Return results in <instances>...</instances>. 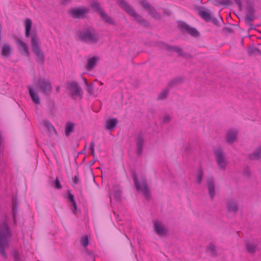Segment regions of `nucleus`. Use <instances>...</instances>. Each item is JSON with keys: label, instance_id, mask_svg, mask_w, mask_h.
<instances>
[{"label": "nucleus", "instance_id": "obj_21", "mask_svg": "<svg viewBox=\"0 0 261 261\" xmlns=\"http://www.w3.org/2000/svg\"><path fill=\"white\" fill-rule=\"evenodd\" d=\"M118 122V121L116 118L108 119L106 122L105 128L111 131L116 127Z\"/></svg>", "mask_w": 261, "mask_h": 261}, {"label": "nucleus", "instance_id": "obj_13", "mask_svg": "<svg viewBox=\"0 0 261 261\" xmlns=\"http://www.w3.org/2000/svg\"><path fill=\"white\" fill-rule=\"evenodd\" d=\"M89 12V9L84 7L71 8L70 14L74 19L84 18L86 14Z\"/></svg>", "mask_w": 261, "mask_h": 261}, {"label": "nucleus", "instance_id": "obj_32", "mask_svg": "<svg viewBox=\"0 0 261 261\" xmlns=\"http://www.w3.org/2000/svg\"><path fill=\"white\" fill-rule=\"evenodd\" d=\"M170 89L167 87V89L163 90L158 96V99L160 100L165 99L168 95Z\"/></svg>", "mask_w": 261, "mask_h": 261}, {"label": "nucleus", "instance_id": "obj_9", "mask_svg": "<svg viewBox=\"0 0 261 261\" xmlns=\"http://www.w3.org/2000/svg\"><path fill=\"white\" fill-rule=\"evenodd\" d=\"M159 44L163 45L167 50H171L173 52L177 53L179 57H182L186 59H191L193 58V56L191 55L187 52L183 51L182 48L177 46H172L163 41L159 42Z\"/></svg>", "mask_w": 261, "mask_h": 261}, {"label": "nucleus", "instance_id": "obj_61", "mask_svg": "<svg viewBox=\"0 0 261 261\" xmlns=\"http://www.w3.org/2000/svg\"><path fill=\"white\" fill-rule=\"evenodd\" d=\"M85 158L84 159V160H83V162H84L85 161Z\"/></svg>", "mask_w": 261, "mask_h": 261}, {"label": "nucleus", "instance_id": "obj_37", "mask_svg": "<svg viewBox=\"0 0 261 261\" xmlns=\"http://www.w3.org/2000/svg\"><path fill=\"white\" fill-rule=\"evenodd\" d=\"M86 252L88 255L87 259L88 260L95 261V255L92 251L86 250Z\"/></svg>", "mask_w": 261, "mask_h": 261}, {"label": "nucleus", "instance_id": "obj_51", "mask_svg": "<svg viewBox=\"0 0 261 261\" xmlns=\"http://www.w3.org/2000/svg\"><path fill=\"white\" fill-rule=\"evenodd\" d=\"M4 138L2 137V136L1 135V134H0V153L2 152V146L3 145V143H4Z\"/></svg>", "mask_w": 261, "mask_h": 261}, {"label": "nucleus", "instance_id": "obj_63", "mask_svg": "<svg viewBox=\"0 0 261 261\" xmlns=\"http://www.w3.org/2000/svg\"><path fill=\"white\" fill-rule=\"evenodd\" d=\"M258 32L259 33H261V32H260V31H258Z\"/></svg>", "mask_w": 261, "mask_h": 261}, {"label": "nucleus", "instance_id": "obj_7", "mask_svg": "<svg viewBox=\"0 0 261 261\" xmlns=\"http://www.w3.org/2000/svg\"><path fill=\"white\" fill-rule=\"evenodd\" d=\"M36 87H40V91L47 97H49L52 91V87L49 80L43 79H41L40 76L36 84Z\"/></svg>", "mask_w": 261, "mask_h": 261}, {"label": "nucleus", "instance_id": "obj_34", "mask_svg": "<svg viewBox=\"0 0 261 261\" xmlns=\"http://www.w3.org/2000/svg\"><path fill=\"white\" fill-rule=\"evenodd\" d=\"M203 177V171L202 168L200 167L196 176V182L198 184H200L202 180Z\"/></svg>", "mask_w": 261, "mask_h": 261}, {"label": "nucleus", "instance_id": "obj_14", "mask_svg": "<svg viewBox=\"0 0 261 261\" xmlns=\"http://www.w3.org/2000/svg\"><path fill=\"white\" fill-rule=\"evenodd\" d=\"M144 139L142 132L138 133L136 138V153L138 155H141L143 153Z\"/></svg>", "mask_w": 261, "mask_h": 261}, {"label": "nucleus", "instance_id": "obj_3", "mask_svg": "<svg viewBox=\"0 0 261 261\" xmlns=\"http://www.w3.org/2000/svg\"><path fill=\"white\" fill-rule=\"evenodd\" d=\"M11 236V231L7 220L3 221L0 225V253L4 258L7 257L5 248L8 246V240Z\"/></svg>", "mask_w": 261, "mask_h": 261}, {"label": "nucleus", "instance_id": "obj_41", "mask_svg": "<svg viewBox=\"0 0 261 261\" xmlns=\"http://www.w3.org/2000/svg\"><path fill=\"white\" fill-rule=\"evenodd\" d=\"M208 249L211 253L213 256H216L217 255V253L215 250V247L214 245L211 244Z\"/></svg>", "mask_w": 261, "mask_h": 261}, {"label": "nucleus", "instance_id": "obj_57", "mask_svg": "<svg viewBox=\"0 0 261 261\" xmlns=\"http://www.w3.org/2000/svg\"><path fill=\"white\" fill-rule=\"evenodd\" d=\"M56 91H57V92H59L60 91V87H58L56 88Z\"/></svg>", "mask_w": 261, "mask_h": 261}, {"label": "nucleus", "instance_id": "obj_44", "mask_svg": "<svg viewBox=\"0 0 261 261\" xmlns=\"http://www.w3.org/2000/svg\"><path fill=\"white\" fill-rule=\"evenodd\" d=\"M208 22H211L216 27H219L220 26V23L217 18L214 17H211V18L210 19Z\"/></svg>", "mask_w": 261, "mask_h": 261}, {"label": "nucleus", "instance_id": "obj_5", "mask_svg": "<svg viewBox=\"0 0 261 261\" xmlns=\"http://www.w3.org/2000/svg\"><path fill=\"white\" fill-rule=\"evenodd\" d=\"M132 177L136 190L139 192H143L146 199H150V194L146 178L144 176L141 177L140 181H139L138 179L137 175L135 171L132 172Z\"/></svg>", "mask_w": 261, "mask_h": 261}, {"label": "nucleus", "instance_id": "obj_25", "mask_svg": "<svg viewBox=\"0 0 261 261\" xmlns=\"http://www.w3.org/2000/svg\"><path fill=\"white\" fill-rule=\"evenodd\" d=\"M184 81V78L182 77H176L171 80L168 83L167 87L169 89H171L176 85L183 83Z\"/></svg>", "mask_w": 261, "mask_h": 261}, {"label": "nucleus", "instance_id": "obj_16", "mask_svg": "<svg viewBox=\"0 0 261 261\" xmlns=\"http://www.w3.org/2000/svg\"><path fill=\"white\" fill-rule=\"evenodd\" d=\"M18 205L17 197L13 196L12 198V215L14 225H16L17 224L16 217L18 212Z\"/></svg>", "mask_w": 261, "mask_h": 261}, {"label": "nucleus", "instance_id": "obj_62", "mask_svg": "<svg viewBox=\"0 0 261 261\" xmlns=\"http://www.w3.org/2000/svg\"><path fill=\"white\" fill-rule=\"evenodd\" d=\"M103 83L102 82H100V85H102Z\"/></svg>", "mask_w": 261, "mask_h": 261}, {"label": "nucleus", "instance_id": "obj_47", "mask_svg": "<svg viewBox=\"0 0 261 261\" xmlns=\"http://www.w3.org/2000/svg\"><path fill=\"white\" fill-rule=\"evenodd\" d=\"M243 175L247 177H249L251 175V173L249 170V168L248 166H246L245 170L243 171Z\"/></svg>", "mask_w": 261, "mask_h": 261}, {"label": "nucleus", "instance_id": "obj_59", "mask_svg": "<svg viewBox=\"0 0 261 261\" xmlns=\"http://www.w3.org/2000/svg\"><path fill=\"white\" fill-rule=\"evenodd\" d=\"M252 36V35H248L249 38H251Z\"/></svg>", "mask_w": 261, "mask_h": 261}, {"label": "nucleus", "instance_id": "obj_56", "mask_svg": "<svg viewBox=\"0 0 261 261\" xmlns=\"http://www.w3.org/2000/svg\"><path fill=\"white\" fill-rule=\"evenodd\" d=\"M86 148V145L85 146L84 149L82 151H81L79 153H85Z\"/></svg>", "mask_w": 261, "mask_h": 261}, {"label": "nucleus", "instance_id": "obj_50", "mask_svg": "<svg viewBox=\"0 0 261 261\" xmlns=\"http://www.w3.org/2000/svg\"><path fill=\"white\" fill-rule=\"evenodd\" d=\"M236 4L238 5L239 10H241L242 7V3L241 0H234Z\"/></svg>", "mask_w": 261, "mask_h": 261}, {"label": "nucleus", "instance_id": "obj_42", "mask_svg": "<svg viewBox=\"0 0 261 261\" xmlns=\"http://www.w3.org/2000/svg\"><path fill=\"white\" fill-rule=\"evenodd\" d=\"M54 188L57 189H61L62 186L60 183L59 179L58 178H56L54 181Z\"/></svg>", "mask_w": 261, "mask_h": 261}, {"label": "nucleus", "instance_id": "obj_53", "mask_svg": "<svg viewBox=\"0 0 261 261\" xmlns=\"http://www.w3.org/2000/svg\"><path fill=\"white\" fill-rule=\"evenodd\" d=\"M45 125L48 128H49L50 127H52L54 129H55V128H54L53 126L49 122H45Z\"/></svg>", "mask_w": 261, "mask_h": 261}, {"label": "nucleus", "instance_id": "obj_12", "mask_svg": "<svg viewBox=\"0 0 261 261\" xmlns=\"http://www.w3.org/2000/svg\"><path fill=\"white\" fill-rule=\"evenodd\" d=\"M68 89L69 90V95L72 98L74 96H79L80 98H82L83 90L79 87L78 83L76 82H72L68 84Z\"/></svg>", "mask_w": 261, "mask_h": 261}, {"label": "nucleus", "instance_id": "obj_31", "mask_svg": "<svg viewBox=\"0 0 261 261\" xmlns=\"http://www.w3.org/2000/svg\"><path fill=\"white\" fill-rule=\"evenodd\" d=\"M247 53L250 56H252L253 55L256 54L261 55V51L258 48L256 47L254 45L247 48Z\"/></svg>", "mask_w": 261, "mask_h": 261}, {"label": "nucleus", "instance_id": "obj_17", "mask_svg": "<svg viewBox=\"0 0 261 261\" xmlns=\"http://www.w3.org/2000/svg\"><path fill=\"white\" fill-rule=\"evenodd\" d=\"M238 138V132L234 129H229L226 134V142L231 144L233 143Z\"/></svg>", "mask_w": 261, "mask_h": 261}, {"label": "nucleus", "instance_id": "obj_36", "mask_svg": "<svg viewBox=\"0 0 261 261\" xmlns=\"http://www.w3.org/2000/svg\"><path fill=\"white\" fill-rule=\"evenodd\" d=\"M81 243L83 246L87 249V246L89 244V240L87 236H83L81 239Z\"/></svg>", "mask_w": 261, "mask_h": 261}, {"label": "nucleus", "instance_id": "obj_2", "mask_svg": "<svg viewBox=\"0 0 261 261\" xmlns=\"http://www.w3.org/2000/svg\"><path fill=\"white\" fill-rule=\"evenodd\" d=\"M116 1L120 8L130 16L133 17L134 19L139 24L146 28L150 27V23L147 20L143 18V17L139 14L136 13L132 6L126 2L124 0H116Z\"/></svg>", "mask_w": 261, "mask_h": 261}, {"label": "nucleus", "instance_id": "obj_38", "mask_svg": "<svg viewBox=\"0 0 261 261\" xmlns=\"http://www.w3.org/2000/svg\"><path fill=\"white\" fill-rule=\"evenodd\" d=\"M86 86V90L89 94H92L93 92V84H88Z\"/></svg>", "mask_w": 261, "mask_h": 261}, {"label": "nucleus", "instance_id": "obj_8", "mask_svg": "<svg viewBox=\"0 0 261 261\" xmlns=\"http://www.w3.org/2000/svg\"><path fill=\"white\" fill-rule=\"evenodd\" d=\"M178 27L181 32H186L193 37L197 38L200 36V32L195 28L190 27L185 22L178 21Z\"/></svg>", "mask_w": 261, "mask_h": 261}, {"label": "nucleus", "instance_id": "obj_26", "mask_svg": "<svg viewBox=\"0 0 261 261\" xmlns=\"http://www.w3.org/2000/svg\"><path fill=\"white\" fill-rule=\"evenodd\" d=\"M227 208L229 212L236 213L238 211V204L233 199H231L227 202Z\"/></svg>", "mask_w": 261, "mask_h": 261}, {"label": "nucleus", "instance_id": "obj_30", "mask_svg": "<svg viewBox=\"0 0 261 261\" xmlns=\"http://www.w3.org/2000/svg\"><path fill=\"white\" fill-rule=\"evenodd\" d=\"M114 196L115 198L117 201H120L121 198V190L120 187L118 185H115L113 187Z\"/></svg>", "mask_w": 261, "mask_h": 261}, {"label": "nucleus", "instance_id": "obj_28", "mask_svg": "<svg viewBox=\"0 0 261 261\" xmlns=\"http://www.w3.org/2000/svg\"><path fill=\"white\" fill-rule=\"evenodd\" d=\"M248 158L250 160H258L261 158V145L253 153L249 154Z\"/></svg>", "mask_w": 261, "mask_h": 261}, {"label": "nucleus", "instance_id": "obj_18", "mask_svg": "<svg viewBox=\"0 0 261 261\" xmlns=\"http://www.w3.org/2000/svg\"><path fill=\"white\" fill-rule=\"evenodd\" d=\"M198 15L206 22H208L211 18L210 13L205 10V8L202 6H199L197 8Z\"/></svg>", "mask_w": 261, "mask_h": 261}, {"label": "nucleus", "instance_id": "obj_48", "mask_svg": "<svg viewBox=\"0 0 261 261\" xmlns=\"http://www.w3.org/2000/svg\"><path fill=\"white\" fill-rule=\"evenodd\" d=\"M72 181L74 184H77L80 183V179L78 174L74 176L72 179Z\"/></svg>", "mask_w": 261, "mask_h": 261}, {"label": "nucleus", "instance_id": "obj_43", "mask_svg": "<svg viewBox=\"0 0 261 261\" xmlns=\"http://www.w3.org/2000/svg\"><path fill=\"white\" fill-rule=\"evenodd\" d=\"M163 15L167 17H170L172 14V12L171 10L163 8Z\"/></svg>", "mask_w": 261, "mask_h": 261}, {"label": "nucleus", "instance_id": "obj_15", "mask_svg": "<svg viewBox=\"0 0 261 261\" xmlns=\"http://www.w3.org/2000/svg\"><path fill=\"white\" fill-rule=\"evenodd\" d=\"M207 186L208 189V194L211 199H213L215 196V187L214 184V178L212 176L207 178Z\"/></svg>", "mask_w": 261, "mask_h": 261}, {"label": "nucleus", "instance_id": "obj_23", "mask_svg": "<svg viewBox=\"0 0 261 261\" xmlns=\"http://www.w3.org/2000/svg\"><path fill=\"white\" fill-rule=\"evenodd\" d=\"M98 61V58L96 56H93L88 59L86 68L88 70L90 71L96 66L97 63Z\"/></svg>", "mask_w": 261, "mask_h": 261}, {"label": "nucleus", "instance_id": "obj_29", "mask_svg": "<svg viewBox=\"0 0 261 261\" xmlns=\"http://www.w3.org/2000/svg\"><path fill=\"white\" fill-rule=\"evenodd\" d=\"M75 124L71 122H67L65 125V134L66 137H69L71 133L74 130Z\"/></svg>", "mask_w": 261, "mask_h": 261}, {"label": "nucleus", "instance_id": "obj_33", "mask_svg": "<svg viewBox=\"0 0 261 261\" xmlns=\"http://www.w3.org/2000/svg\"><path fill=\"white\" fill-rule=\"evenodd\" d=\"M247 14H250V15H254L255 13L253 6L249 2H247Z\"/></svg>", "mask_w": 261, "mask_h": 261}, {"label": "nucleus", "instance_id": "obj_10", "mask_svg": "<svg viewBox=\"0 0 261 261\" xmlns=\"http://www.w3.org/2000/svg\"><path fill=\"white\" fill-rule=\"evenodd\" d=\"M216 161L220 169L224 170L227 165V161L225 159V154L221 147H218L214 150Z\"/></svg>", "mask_w": 261, "mask_h": 261}, {"label": "nucleus", "instance_id": "obj_55", "mask_svg": "<svg viewBox=\"0 0 261 261\" xmlns=\"http://www.w3.org/2000/svg\"><path fill=\"white\" fill-rule=\"evenodd\" d=\"M83 80L84 81V83L85 85H87L88 84L87 80L85 77H83Z\"/></svg>", "mask_w": 261, "mask_h": 261}, {"label": "nucleus", "instance_id": "obj_27", "mask_svg": "<svg viewBox=\"0 0 261 261\" xmlns=\"http://www.w3.org/2000/svg\"><path fill=\"white\" fill-rule=\"evenodd\" d=\"M14 40L17 44L22 47L25 56L29 57L30 53L27 44L16 37L14 38Z\"/></svg>", "mask_w": 261, "mask_h": 261}, {"label": "nucleus", "instance_id": "obj_20", "mask_svg": "<svg viewBox=\"0 0 261 261\" xmlns=\"http://www.w3.org/2000/svg\"><path fill=\"white\" fill-rule=\"evenodd\" d=\"M154 229L159 236H164L166 234L167 230L161 223L157 221L154 222Z\"/></svg>", "mask_w": 261, "mask_h": 261}, {"label": "nucleus", "instance_id": "obj_1", "mask_svg": "<svg viewBox=\"0 0 261 261\" xmlns=\"http://www.w3.org/2000/svg\"><path fill=\"white\" fill-rule=\"evenodd\" d=\"M32 20L30 18H28L25 20V37L26 38L31 37L32 50L37 57L36 61H39L41 64H43L44 62L43 53L38 44L39 39L36 30H32Z\"/></svg>", "mask_w": 261, "mask_h": 261}, {"label": "nucleus", "instance_id": "obj_11", "mask_svg": "<svg viewBox=\"0 0 261 261\" xmlns=\"http://www.w3.org/2000/svg\"><path fill=\"white\" fill-rule=\"evenodd\" d=\"M139 3L147 11L149 14L155 19H161V15L157 12L156 10L147 0H138Z\"/></svg>", "mask_w": 261, "mask_h": 261}, {"label": "nucleus", "instance_id": "obj_19", "mask_svg": "<svg viewBox=\"0 0 261 261\" xmlns=\"http://www.w3.org/2000/svg\"><path fill=\"white\" fill-rule=\"evenodd\" d=\"M67 198L69 202H70V205L71 206V208L72 213L76 215L78 212L77 206L76 205V201L74 200V196L73 194H72L70 193V190H68V194H67Z\"/></svg>", "mask_w": 261, "mask_h": 261}, {"label": "nucleus", "instance_id": "obj_46", "mask_svg": "<svg viewBox=\"0 0 261 261\" xmlns=\"http://www.w3.org/2000/svg\"><path fill=\"white\" fill-rule=\"evenodd\" d=\"M15 261H20L19 255L17 251H14L12 253Z\"/></svg>", "mask_w": 261, "mask_h": 261}, {"label": "nucleus", "instance_id": "obj_22", "mask_svg": "<svg viewBox=\"0 0 261 261\" xmlns=\"http://www.w3.org/2000/svg\"><path fill=\"white\" fill-rule=\"evenodd\" d=\"M28 89L29 94L34 103L35 104H39L40 103V99L37 92L31 87H29Z\"/></svg>", "mask_w": 261, "mask_h": 261}, {"label": "nucleus", "instance_id": "obj_6", "mask_svg": "<svg viewBox=\"0 0 261 261\" xmlns=\"http://www.w3.org/2000/svg\"><path fill=\"white\" fill-rule=\"evenodd\" d=\"M90 7L95 12L98 13L102 19L106 22L113 25H116V23L114 19L109 16L101 8L100 3L97 1L92 2L90 4Z\"/></svg>", "mask_w": 261, "mask_h": 261}, {"label": "nucleus", "instance_id": "obj_40", "mask_svg": "<svg viewBox=\"0 0 261 261\" xmlns=\"http://www.w3.org/2000/svg\"><path fill=\"white\" fill-rule=\"evenodd\" d=\"M94 146H95V142L94 140H92L90 144L89 149L91 150V154L93 155V158L95 157V151H94Z\"/></svg>", "mask_w": 261, "mask_h": 261}, {"label": "nucleus", "instance_id": "obj_54", "mask_svg": "<svg viewBox=\"0 0 261 261\" xmlns=\"http://www.w3.org/2000/svg\"><path fill=\"white\" fill-rule=\"evenodd\" d=\"M248 25H250V28L249 29V30H256L255 28H254L253 24L251 23H249V24H247Z\"/></svg>", "mask_w": 261, "mask_h": 261}, {"label": "nucleus", "instance_id": "obj_58", "mask_svg": "<svg viewBox=\"0 0 261 261\" xmlns=\"http://www.w3.org/2000/svg\"><path fill=\"white\" fill-rule=\"evenodd\" d=\"M219 17H220V19L221 21H222V22L224 23L222 17L221 16H219Z\"/></svg>", "mask_w": 261, "mask_h": 261}, {"label": "nucleus", "instance_id": "obj_60", "mask_svg": "<svg viewBox=\"0 0 261 261\" xmlns=\"http://www.w3.org/2000/svg\"><path fill=\"white\" fill-rule=\"evenodd\" d=\"M260 25V24H256L255 26L256 27H259Z\"/></svg>", "mask_w": 261, "mask_h": 261}, {"label": "nucleus", "instance_id": "obj_35", "mask_svg": "<svg viewBox=\"0 0 261 261\" xmlns=\"http://www.w3.org/2000/svg\"><path fill=\"white\" fill-rule=\"evenodd\" d=\"M256 245L252 243H246V250L250 253H253L255 252Z\"/></svg>", "mask_w": 261, "mask_h": 261}, {"label": "nucleus", "instance_id": "obj_45", "mask_svg": "<svg viewBox=\"0 0 261 261\" xmlns=\"http://www.w3.org/2000/svg\"><path fill=\"white\" fill-rule=\"evenodd\" d=\"M222 32L229 34H232L234 33V31L232 28L226 27H224L222 29Z\"/></svg>", "mask_w": 261, "mask_h": 261}, {"label": "nucleus", "instance_id": "obj_24", "mask_svg": "<svg viewBox=\"0 0 261 261\" xmlns=\"http://www.w3.org/2000/svg\"><path fill=\"white\" fill-rule=\"evenodd\" d=\"M12 49L8 44H5L2 47L1 55L3 57H9L12 53Z\"/></svg>", "mask_w": 261, "mask_h": 261}, {"label": "nucleus", "instance_id": "obj_4", "mask_svg": "<svg viewBox=\"0 0 261 261\" xmlns=\"http://www.w3.org/2000/svg\"><path fill=\"white\" fill-rule=\"evenodd\" d=\"M96 32L92 27L89 26L78 32L77 36L80 41L94 44L98 41V37Z\"/></svg>", "mask_w": 261, "mask_h": 261}, {"label": "nucleus", "instance_id": "obj_39", "mask_svg": "<svg viewBox=\"0 0 261 261\" xmlns=\"http://www.w3.org/2000/svg\"><path fill=\"white\" fill-rule=\"evenodd\" d=\"M255 19L254 15H250V14H246L245 16V22L247 24H249L250 22L252 21Z\"/></svg>", "mask_w": 261, "mask_h": 261}, {"label": "nucleus", "instance_id": "obj_52", "mask_svg": "<svg viewBox=\"0 0 261 261\" xmlns=\"http://www.w3.org/2000/svg\"><path fill=\"white\" fill-rule=\"evenodd\" d=\"M96 161H97V160L95 159V157L93 158V159L92 161H91L90 162H89V163L88 164L89 166L90 167L92 166Z\"/></svg>", "mask_w": 261, "mask_h": 261}, {"label": "nucleus", "instance_id": "obj_49", "mask_svg": "<svg viewBox=\"0 0 261 261\" xmlns=\"http://www.w3.org/2000/svg\"><path fill=\"white\" fill-rule=\"evenodd\" d=\"M171 118L170 116L168 114L165 115L164 119L163 120V123H168L170 122Z\"/></svg>", "mask_w": 261, "mask_h": 261}]
</instances>
